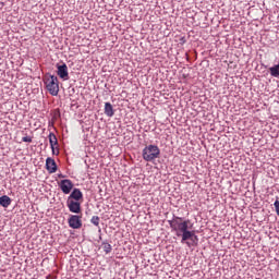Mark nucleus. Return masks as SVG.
I'll list each match as a JSON object with an SVG mask.
<instances>
[{"label":"nucleus","instance_id":"obj_9","mask_svg":"<svg viewBox=\"0 0 279 279\" xmlns=\"http://www.w3.org/2000/svg\"><path fill=\"white\" fill-rule=\"evenodd\" d=\"M57 75H59L61 80H69V68L66 66V63L58 65Z\"/></svg>","mask_w":279,"mask_h":279},{"label":"nucleus","instance_id":"obj_6","mask_svg":"<svg viewBox=\"0 0 279 279\" xmlns=\"http://www.w3.org/2000/svg\"><path fill=\"white\" fill-rule=\"evenodd\" d=\"M68 223L73 230H80V228H82V218L77 215H72L69 218Z\"/></svg>","mask_w":279,"mask_h":279},{"label":"nucleus","instance_id":"obj_8","mask_svg":"<svg viewBox=\"0 0 279 279\" xmlns=\"http://www.w3.org/2000/svg\"><path fill=\"white\" fill-rule=\"evenodd\" d=\"M46 169L49 173H56V171H58V165L53 158L48 157L46 159Z\"/></svg>","mask_w":279,"mask_h":279},{"label":"nucleus","instance_id":"obj_1","mask_svg":"<svg viewBox=\"0 0 279 279\" xmlns=\"http://www.w3.org/2000/svg\"><path fill=\"white\" fill-rule=\"evenodd\" d=\"M168 223L172 232H175L177 236H181V243H185L187 247H191V242L189 241H193V236H195V231H191V228H193L191 220L174 217L172 220H169Z\"/></svg>","mask_w":279,"mask_h":279},{"label":"nucleus","instance_id":"obj_15","mask_svg":"<svg viewBox=\"0 0 279 279\" xmlns=\"http://www.w3.org/2000/svg\"><path fill=\"white\" fill-rule=\"evenodd\" d=\"M23 143H32V137L25 136L22 138Z\"/></svg>","mask_w":279,"mask_h":279},{"label":"nucleus","instance_id":"obj_5","mask_svg":"<svg viewBox=\"0 0 279 279\" xmlns=\"http://www.w3.org/2000/svg\"><path fill=\"white\" fill-rule=\"evenodd\" d=\"M59 186L62 193H64V195H69V193L73 191V181L69 179L61 180V182L59 183Z\"/></svg>","mask_w":279,"mask_h":279},{"label":"nucleus","instance_id":"obj_4","mask_svg":"<svg viewBox=\"0 0 279 279\" xmlns=\"http://www.w3.org/2000/svg\"><path fill=\"white\" fill-rule=\"evenodd\" d=\"M66 206L70 213H74L75 215H80V213H82V202L68 199Z\"/></svg>","mask_w":279,"mask_h":279},{"label":"nucleus","instance_id":"obj_7","mask_svg":"<svg viewBox=\"0 0 279 279\" xmlns=\"http://www.w3.org/2000/svg\"><path fill=\"white\" fill-rule=\"evenodd\" d=\"M68 199L71 202H82L84 199V194L80 189H74Z\"/></svg>","mask_w":279,"mask_h":279},{"label":"nucleus","instance_id":"obj_2","mask_svg":"<svg viewBox=\"0 0 279 279\" xmlns=\"http://www.w3.org/2000/svg\"><path fill=\"white\" fill-rule=\"evenodd\" d=\"M45 85L48 93H50L52 97H57L58 93H60V84L58 82V76H53L51 74L46 75Z\"/></svg>","mask_w":279,"mask_h":279},{"label":"nucleus","instance_id":"obj_14","mask_svg":"<svg viewBox=\"0 0 279 279\" xmlns=\"http://www.w3.org/2000/svg\"><path fill=\"white\" fill-rule=\"evenodd\" d=\"M90 222L94 225V226H99V216H93L92 219H90Z\"/></svg>","mask_w":279,"mask_h":279},{"label":"nucleus","instance_id":"obj_3","mask_svg":"<svg viewBox=\"0 0 279 279\" xmlns=\"http://www.w3.org/2000/svg\"><path fill=\"white\" fill-rule=\"evenodd\" d=\"M142 156L146 162H151L160 156V148H158L156 145H148L143 149Z\"/></svg>","mask_w":279,"mask_h":279},{"label":"nucleus","instance_id":"obj_11","mask_svg":"<svg viewBox=\"0 0 279 279\" xmlns=\"http://www.w3.org/2000/svg\"><path fill=\"white\" fill-rule=\"evenodd\" d=\"M105 114L106 117H114V108L112 107V104H105Z\"/></svg>","mask_w":279,"mask_h":279},{"label":"nucleus","instance_id":"obj_13","mask_svg":"<svg viewBox=\"0 0 279 279\" xmlns=\"http://www.w3.org/2000/svg\"><path fill=\"white\" fill-rule=\"evenodd\" d=\"M102 250H104L105 254H110V252H112V245H110V243H108V242H104Z\"/></svg>","mask_w":279,"mask_h":279},{"label":"nucleus","instance_id":"obj_12","mask_svg":"<svg viewBox=\"0 0 279 279\" xmlns=\"http://www.w3.org/2000/svg\"><path fill=\"white\" fill-rule=\"evenodd\" d=\"M48 138H49V143H50V147H51L52 151H54L56 145H58V137H56V134L50 133Z\"/></svg>","mask_w":279,"mask_h":279},{"label":"nucleus","instance_id":"obj_10","mask_svg":"<svg viewBox=\"0 0 279 279\" xmlns=\"http://www.w3.org/2000/svg\"><path fill=\"white\" fill-rule=\"evenodd\" d=\"M10 204H12V198H10V196L3 195L0 197V206H2V208H8Z\"/></svg>","mask_w":279,"mask_h":279}]
</instances>
